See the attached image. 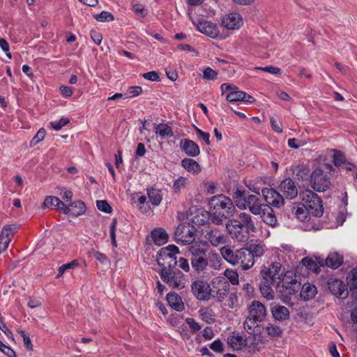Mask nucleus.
<instances>
[{"instance_id": "obj_57", "label": "nucleus", "mask_w": 357, "mask_h": 357, "mask_svg": "<svg viewBox=\"0 0 357 357\" xmlns=\"http://www.w3.org/2000/svg\"><path fill=\"white\" fill-rule=\"evenodd\" d=\"M255 70H261L266 73H269L273 75H280L281 69L278 67H274L273 66H268L265 67H255L254 68Z\"/></svg>"}, {"instance_id": "obj_23", "label": "nucleus", "mask_w": 357, "mask_h": 357, "mask_svg": "<svg viewBox=\"0 0 357 357\" xmlns=\"http://www.w3.org/2000/svg\"><path fill=\"white\" fill-rule=\"evenodd\" d=\"M255 263L250 252L247 248H242L240 249L239 252V265L243 270H248Z\"/></svg>"}, {"instance_id": "obj_7", "label": "nucleus", "mask_w": 357, "mask_h": 357, "mask_svg": "<svg viewBox=\"0 0 357 357\" xmlns=\"http://www.w3.org/2000/svg\"><path fill=\"white\" fill-rule=\"evenodd\" d=\"M280 262H273L268 266H264L260 271L261 280H268L271 284L280 285V278L284 273V268Z\"/></svg>"}, {"instance_id": "obj_47", "label": "nucleus", "mask_w": 357, "mask_h": 357, "mask_svg": "<svg viewBox=\"0 0 357 357\" xmlns=\"http://www.w3.org/2000/svg\"><path fill=\"white\" fill-rule=\"evenodd\" d=\"M177 260L176 255H174L171 257L164 259V261L160 264L158 266L161 267V268H176Z\"/></svg>"}, {"instance_id": "obj_62", "label": "nucleus", "mask_w": 357, "mask_h": 357, "mask_svg": "<svg viewBox=\"0 0 357 357\" xmlns=\"http://www.w3.org/2000/svg\"><path fill=\"white\" fill-rule=\"evenodd\" d=\"M19 226L17 225H8L4 226V227L2 229V231L10 236V237L12 238L13 234L17 232Z\"/></svg>"}, {"instance_id": "obj_2", "label": "nucleus", "mask_w": 357, "mask_h": 357, "mask_svg": "<svg viewBox=\"0 0 357 357\" xmlns=\"http://www.w3.org/2000/svg\"><path fill=\"white\" fill-rule=\"evenodd\" d=\"M233 199L240 209L249 208L254 215L261 214L265 204H262L259 198L255 195H247L243 189L237 188L233 193Z\"/></svg>"}, {"instance_id": "obj_64", "label": "nucleus", "mask_w": 357, "mask_h": 357, "mask_svg": "<svg viewBox=\"0 0 357 357\" xmlns=\"http://www.w3.org/2000/svg\"><path fill=\"white\" fill-rule=\"evenodd\" d=\"M0 350L6 354L8 357H16L15 352L13 349H11L10 347H8L5 345L1 340H0Z\"/></svg>"}, {"instance_id": "obj_35", "label": "nucleus", "mask_w": 357, "mask_h": 357, "mask_svg": "<svg viewBox=\"0 0 357 357\" xmlns=\"http://www.w3.org/2000/svg\"><path fill=\"white\" fill-rule=\"evenodd\" d=\"M317 288L310 283H305L303 285L300 291V296L303 301L312 299L317 294Z\"/></svg>"}, {"instance_id": "obj_56", "label": "nucleus", "mask_w": 357, "mask_h": 357, "mask_svg": "<svg viewBox=\"0 0 357 357\" xmlns=\"http://www.w3.org/2000/svg\"><path fill=\"white\" fill-rule=\"evenodd\" d=\"M78 265H79V263H78V261L77 260H73V261H72L70 263H67V264H63L62 266H61L59 268V273H58V275H57V278L61 277L64 273V272L66 270H68V269H73L75 266H77Z\"/></svg>"}, {"instance_id": "obj_18", "label": "nucleus", "mask_w": 357, "mask_h": 357, "mask_svg": "<svg viewBox=\"0 0 357 357\" xmlns=\"http://www.w3.org/2000/svg\"><path fill=\"white\" fill-rule=\"evenodd\" d=\"M270 310L273 319L278 321H284L290 318V312L287 307L278 303H272Z\"/></svg>"}, {"instance_id": "obj_37", "label": "nucleus", "mask_w": 357, "mask_h": 357, "mask_svg": "<svg viewBox=\"0 0 357 357\" xmlns=\"http://www.w3.org/2000/svg\"><path fill=\"white\" fill-rule=\"evenodd\" d=\"M155 133L158 134L161 139H167L173 137L174 132L172 128L165 123H160L155 126Z\"/></svg>"}, {"instance_id": "obj_20", "label": "nucleus", "mask_w": 357, "mask_h": 357, "mask_svg": "<svg viewBox=\"0 0 357 357\" xmlns=\"http://www.w3.org/2000/svg\"><path fill=\"white\" fill-rule=\"evenodd\" d=\"M222 23L227 29H238L243 24V20L240 14L231 13L223 17Z\"/></svg>"}, {"instance_id": "obj_42", "label": "nucleus", "mask_w": 357, "mask_h": 357, "mask_svg": "<svg viewBox=\"0 0 357 357\" xmlns=\"http://www.w3.org/2000/svg\"><path fill=\"white\" fill-rule=\"evenodd\" d=\"M249 252L252 255L253 259L255 257H259L264 253V245L259 243H250L248 247Z\"/></svg>"}, {"instance_id": "obj_13", "label": "nucleus", "mask_w": 357, "mask_h": 357, "mask_svg": "<svg viewBox=\"0 0 357 357\" xmlns=\"http://www.w3.org/2000/svg\"><path fill=\"white\" fill-rule=\"evenodd\" d=\"M261 194L266 202V205L280 208L284 204V197L273 188H264L261 190Z\"/></svg>"}, {"instance_id": "obj_61", "label": "nucleus", "mask_w": 357, "mask_h": 357, "mask_svg": "<svg viewBox=\"0 0 357 357\" xmlns=\"http://www.w3.org/2000/svg\"><path fill=\"white\" fill-rule=\"evenodd\" d=\"M116 225H117V220H116V219L114 218L112 220V222L111 223L110 228H109L110 238L112 240V244L114 247L117 246L116 241V235H115V230H116Z\"/></svg>"}, {"instance_id": "obj_16", "label": "nucleus", "mask_w": 357, "mask_h": 357, "mask_svg": "<svg viewBox=\"0 0 357 357\" xmlns=\"http://www.w3.org/2000/svg\"><path fill=\"white\" fill-rule=\"evenodd\" d=\"M248 316H250L252 320L263 321L266 317V310L261 302L253 301L248 308Z\"/></svg>"}, {"instance_id": "obj_9", "label": "nucleus", "mask_w": 357, "mask_h": 357, "mask_svg": "<svg viewBox=\"0 0 357 357\" xmlns=\"http://www.w3.org/2000/svg\"><path fill=\"white\" fill-rule=\"evenodd\" d=\"M228 345L234 350H240L243 347H247L249 352H256L258 351V344L252 340L250 343L248 338H243L238 333H233L227 338Z\"/></svg>"}, {"instance_id": "obj_53", "label": "nucleus", "mask_w": 357, "mask_h": 357, "mask_svg": "<svg viewBox=\"0 0 357 357\" xmlns=\"http://www.w3.org/2000/svg\"><path fill=\"white\" fill-rule=\"evenodd\" d=\"M46 135V131L44 128H40L36 135L33 137L30 142V146L33 147L37 145L40 142L43 140Z\"/></svg>"}, {"instance_id": "obj_33", "label": "nucleus", "mask_w": 357, "mask_h": 357, "mask_svg": "<svg viewBox=\"0 0 357 357\" xmlns=\"http://www.w3.org/2000/svg\"><path fill=\"white\" fill-rule=\"evenodd\" d=\"M259 290L263 296L268 300H271L274 298V291L273 290V287H278L279 285H276L275 284H271L268 280H264L261 279L259 282Z\"/></svg>"}, {"instance_id": "obj_48", "label": "nucleus", "mask_w": 357, "mask_h": 357, "mask_svg": "<svg viewBox=\"0 0 357 357\" xmlns=\"http://www.w3.org/2000/svg\"><path fill=\"white\" fill-rule=\"evenodd\" d=\"M93 17L97 21L100 22H111L114 20L112 13L105 10L102 11L100 14L95 15Z\"/></svg>"}, {"instance_id": "obj_60", "label": "nucleus", "mask_w": 357, "mask_h": 357, "mask_svg": "<svg viewBox=\"0 0 357 357\" xmlns=\"http://www.w3.org/2000/svg\"><path fill=\"white\" fill-rule=\"evenodd\" d=\"M70 120L68 118H61L59 121L50 122L51 126L56 130H61L64 126L69 123Z\"/></svg>"}, {"instance_id": "obj_8", "label": "nucleus", "mask_w": 357, "mask_h": 357, "mask_svg": "<svg viewBox=\"0 0 357 357\" xmlns=\"http://www.w3.org/2000/svg\"><path fill=\"white\" fill-rule=\"evenodd\" d=\"M197 231L195 227L190 223L180 225L174 233L176 241L183 244H191L195 238Z\"/></svg>"}, {"instance_id": "obj_26", "label": "nucleus", "mask_w": 357, "mask_h": 357, "mask_svg": "<svg viewBox=\"0 0 357 357\" xmlns=\"http://www.w3.org/2000/svg\"><path fill=\"white\" fill-rule=\"evenodd\" d=\"M179 252L178 248L174 245H169L162 248L158 252L156 261L158 265L164 261V259L171 257Z\"/></svg>"}, {"instance_id": "obj_49", "label": "nucleus", "mask_w": 357, "mask_h": 357, "mask_svg": "<svg viewBox=\"0 0 357 357\" xmlns=\"http://www.w3.org/2000/svg\"><path fill=\"white\" fill-rule=\"evenodd\" d=\"M142 93V89L139 86H133L128 88L127 91L124 93L125 98H130L136 97Z\"/></svg>"}, {"instance_id": "obj_14", "label": "nucleus", "mask_w": 357, "mask_h": 357, "mask_svg": "<svg viewBox=\"0 0 357 357\" xmlns=\"http://www.w3.org/2000/svg\"><path fill=\"white\" fill-rule=\"evenodd\" d=\"M327 287L331 294L337 298L344 299L348 295L349 290L347 289V284L337 278H329L327 281Z\"/></svg>"}, {"instance_id": "obj_41", "label": "nucleus", "mask_w": 357, "mask_h": 357, "mask_svg": "<svg viewBox=\"0 0 357 357\" xmlns=\"http://www.w3.org/2000/svg\"><path fill=\"white\" fill-rule=\"evenodd\" d=\"M267 335L271 337H280L282 335L283 330L278 326L269 323L265 327Z\"/></svg>"}, {"instance_id": "obj_25", "label": "nucleus", "mask_w": 357, "mask_h": 357, "mask_svg": "<svg viewBox=\"0 0 357 357\" xmlns=\"http://www.w3.org/2000/svg\"><path fill=\"white\" fill-rule=\"evenodd\" d=\"M258 320H252L250 316H247L244 323L243 328L245 331L250 335H253L252 340L256 342V335L260 333Z\"/></svg>"}, {"instance_id": "obj_54", "label": "nucleus", "mask_w": 357, "mask_h": 357, "mask_svg": "<svg viewBox=\"0 0 357 357\" xmlns=\"http://www.w3.org/2000/svg\"><path fill=\"white\" fill-rule=\"evenodd\" d=\"M204 212H208L205 210H202L199 213L200 215H197L193 218V222L199 225H204L209 223V220L205 215Z\"/></svg>"}, {"instance_id": "obj_46", "label": "nucleus", "mask_w": 357, "mask_h": 357, "mask_svg": "<svg viewBox=\"0 0 357 357\" xmlns=\"http://www.w3.org/2000/svg\"><path fill=\"white\" fill-rule=\"evenodd\" d=\"M317 194L311 190H305L300 192L299 196L304 202V204H310L313 199H317Z\"/></svg>"}, {"instance_id": "obj_30", "label": "nucleus", "mask_w": 357, "mask_h": 357, "mask_svg": "<svg viewBox=\"0 0 357 357\" xmlns=\"http://www.w3.org/2000/svg\"><path fill=\"white\" fill-rule=\"evenodd\" d=\"M292 174L298 180H307L310 176V169L304 163L293 165L291 167Z\"/></svg>"}, {"instance_id": "obj_24", "label": "nucleus", "mask_w": 357, "mask_h": 357, "mask_svg": "<svg viewBox=\"0 0 357 357\" xmlns=\"http://www.w3.org/2000/svg\"><path fill=\"white\" fill-rule=\"evenodd\" d=\"M259 215H261L264 222L266 224L271 227H275L278 225L275 211L269 205L264 206V208L261 211V214Z\"/></svg>"}, {"instance_id": "obj_39", "label": "nucleus", "mask_w": 357, "mask_h": 357, "mask_svg": "<svg viewBox=\"0 0 357 357\" xmlns=\"http://www.w3.org/2000/svg\"><path fill=\"white\" fill-rule=\"evenodd\" d=\"M146 192L148 197L151 204L153 206L160 205L162 199V195L161 193V190L156 188H150L146 189Z\"/></svg>"}, {"instance_id": "obj_5", "label": "nucleus", "mask_w": 357, "mask_h": 357, "mask_svg": "<svg viewBox=\"0 0 357 357\" xmlns=\"http://www.w3.org/2000/svg\"><path fill=\"white\" fill-rule=\"evenodd\" d=\"M158 273L162 281L171 289H182L188 282L187 277L178 268H161Z\"/></svg>"}, {"instance_id": "obj_52", "label": "nucleus", "mask_w": 357, "mask_h": 357, "mask_svg": "<svg viewBox=\"0 0 357 357\" xmlns=\"http://www.w3.org/2000/svg\"><path fill=\"white\" fill-rule=\"evenodd\" d=\"M242 94L243 91H239L238 89H236L235 91L229 92L227 96L226 99L229 102H237L242 100Z\"/></svg>"}, {"instance_id": "obj_40", "label": "nucleus", "mask_w": 357, "mask_h": 357, "mask_svg": "<svg viewBox=\"0 0 357 357\" xmlns=\"http://www.w3.org/2000/svg\"><path fill=\"white\" fill-rule=\"evenodd\" d=\"M205 215L209 220V223L211 222L215 225H222L223 220L230 218L229 216H222V213H218L215 211H209L204 212Z\"/></svg>"}, {"instance_id": "obj_3", "label": "nucleus", "mask_w": 357, "mask_h": 357, "mask_svg": "<svg viewBox=\"0 0 357 357\" xmlns=\"http://www.w3.org/2000/svg\"><path fill=\"white\" fill-rule=\"evenodd\" d=\"M188 251L193 271L197 274L204 273L208 266L210 253L197 243L190 245Z\"/></svg>"}, {"instance_id": "obj_34", "label": "nucleus", "mask_w": 357, "mask_h": 357, "mask_svg": "<svg viewBox=\"0 0 357 357\" xmlns=\"http://www.w3.org/2000/svg\"><path fill=\"white\" fill-rule=\"evenodd\" d=\"M324 263L327 267L337 269L343 264V257L337 252L330 253Z\"/></svg>"}, {"instance_id": "obj_17", "label": "nucleus", "mask_w": 357, "mask_h": 357, "mask_svg": "<svg viewBox=\"0 0 357 357\" xmlns=\"http://www.w3.org/2000/svg\"><path fill=\"white\" fill-rule=\"evenodd\" d=\"M197 28L199 31L212 38H215L219 35L218 26L209 21L199 20L197 24Z\"/></svg>"}, {"instance_id": "obj_59", "label": "nucleus", "mask_w": 357, "mask_h": 357, "mask_svg": "<svg viewBox=\"0 0 357 357\" xmlns=\"http://www.w3.org/2000/svg\"><path fill=\"white\" fill-rule=\"evenodd\" d=\"M59 203H60V199L57 197L47 196L44 200L43 205L45 207L54 206L56 208Z\"/></svg>"}, {"instance_id": "obj_4", "label": "nucleus", "mask_w": 357, "mask_h": 357, "mask_svg": "<svg viewBox=\"0 0 357 357\" xmlns=\"http://www.w3.org/2000/svg\"><path fill=\"white\" fill-rule=\"evenodd\" d=\"M324 169L316 168L310 174L312 188L317 192L327 190L331 185V172L334 168L330 164H325Z\"/></svg>"}, {"instance_id": "obj_22", "label": "nucleus", "mask_w": 357, "mask_h": 357, "mask_svg": "<svg viewBox=\"0 0 357 357\" xmlns=\"http://www.w3.org/2000/svg\"><path fill=\"white\" fill-rule=\"evenodd\" d=\"M240 249L234 250L230 246L225 245L220 249L222 257L229 264L236 265L239 264Z\"/></svg>"}, {"instance_id": "obj_63", "label": "nucleus", "mask_w": 357, "mask_h": 357, "mask_svg": "<svg viewBox=\"0 0 357 357\" xmlns=\"http://www.w3.org/2000/svg\"><path fill=\"white\" fill-rule=\"evenodd\" d=\"M19 333L21 335L22 337L23 338L24 344L26 348L28 350H33V344L31 343V340L29 337V336L25 333L24 331H20Z\"/></svg>"}, {"instance_id": "obj_31", "label": "nucleus", "mask_w": 357, "mask_h": 357, "mask_svg": "<svg viewBox=\"0 0 357 357\" xmlns=\"http://www.w3.org/2000/svg\"><path fill=\"white\" fill-rule=\"evenodd\" d=\"M311 214L314 217H321L324 213V207L321 198L317 195V199L314 198L310 201V204L305 205Z\"/></svg>"}, {"instance_id": "obj_15", "label": "nucleus", "mask_w": 357, "mask_h": 357, "mask_svg": "<svg viewBox=\"0 0 357 357\" xmlns=\"http://www.w3.org/2000/svg\"><path fill=\"white\" fill-rule=\"evenodd\" d=\"M280 191L287 199H293L298 196V188L295 182L291 178H286L282 180L279 185Z\"/></svg>"}, {"instance_id": "obj_29", "label": "nucleus", "mask_w": 357, "mask_h": 357, "mask_svg": "<svg viewBox=\"0 0 357 357\" xmlns=\"http://www.w3.org/2000/svg\"><path fill=\"white\" fill-rule=\"evenodd\" d=\"M346 280L351 297L357 300V266L347 275Z\"/></svg>"}, {"instance_id": "obj_11", "label": "nucleus", "mask_w": 357, "mask_h": 357, "mask_svg": "<svg viewBox=\"0 0 357 357\" xmlns=\"http://www.w3.org/2000/svg\"><path fill=\"white\" fill-rule=\"evenodd\" d=\"M193 296L199 301H208L211 298L210 284L204 280H196L191 284Z\"/></svg>"}, {"instance_id": "obj_27", "label": "nucleus", "mask_w": 357, "mask_h": 357, "mask_svg": "<svg viewBox=\"0 0 357 357\" xmlns=\"http://www.w3.org/2000/svg\"><path fill=\"white\" fill-rule=\"evenodd\" d=\"M292 213L297 219L302 222L310 220V211L303 203H295L292 208Z\"/></svg>"}, {"instance_id": "obj_55", "label": "nucleus", "mask_w": 357, "mask_h": 357, "mask_svg": "<svg viewBox=\"0 0 357 357\" xmlns=\"http://www.w3.org/2000/svg\"><path fill=\"white\" fill-rule=\"evenodd\" d=\"M96 206L100 211L110 213L112 211V206L109 204L106 200H98L96 201Z\"/></svg>"}, {"instance_id": "obj_36", "label": "nucleus", "mask_w": 357, "mask_h": 357, "mask_svg": "<svg viewBox=\"0 0 357 357\" xmlns=\"http://www.w3.org/2000/svg\"><path fill=\"white\" fill-rule=\"evenodd\" d=\"M182 167L189 172L199 174L202 169L197 162L191 158H184L181 161Z\"/></svg>"}, {"instance_id": "obj_1", "label": "nucleus", "mask_w": 357, "mask_h": 357, "mask_svg": "<svg viewBox=\"0 0 357 357\" xmlns=\"http://www.w3.org/2000/svg\"><path fill=\"white\" fill-rule=\"evenodd\" d=\"M226 229L231 237L238 242L247 241L251 233L257 232L252 215L245 212H241L236 218L229 220Z\"/></svg>"}, {"instance_id": "obj_32", "label": "nucleus", "mask_w": 357, "mask_h": 357, "mask_svg": "<svg viewBox=\"0 0 357 357\" xmlns=\"http://www.w3.org/2000/svg\"><path fill=\"white\" fill-rule=\"evenodd\" d=\"M151 234L153 241L157 245H162L166 243L168 241V234L164 229H153Z\"/></svg>"}, {"instance_id": "obj_45", "label": "nucleus", "mask_w": 357, "mask_h": 357, "mask_svg": "<svg viewBox=\"0 0 357 357\" xmlns=\"http://www.w3.org/2000/svg\"><path fill=\"white\" fill-rule=\"evenodd\" d=\"M333 151L334 155L333 162L334 165L337 167H342V165L347 162L344 154L340 151L334 150Z\"/></svg>"}, {"instance_id": "obj_44", "label": "nucleus", "mask_w": 357, "mask_h": 357, "mask_svg": "<svg viewBox=\"0 0 357 357\" xmlns=\"http://www.w3.org/2000/svg\"><path fill=\"white\" fill-rule=\"evenodd\" d=\"M302 264L308 270H310L314 273H318L321 271V270H319V266L312 259H310L309 257H305L302 259Z\"/></svg>"}, {"instance_id": "obj_6", "label": "nucleus", "mask_w": 357, "mask_h": 357, "mask_svg": "<svg viewBox=\"0 0 357 357\" xmlns=\"http://www.w3.org/2000/svg\"><path fill=\"white\" fill-rule=\"evenodd\" d=\"M209 210L222 213V216L232 217L235 213V206L231 199L223 195L211 197L208 201Z\"/></svg>"}, {"instance_id": "obj_21", "label": "nucleus", "mask_w": 357, "mask_h": 357, "mask_svg": "<svg viewBox=\"0 0 357 357\" xmlns=\"http://www.w3.org/2000/svg\"><path fill=\"white\" fill-rule=\"evenodd\" d=\"M180 148L182 151L190 157H196L200 153L198 144L189 139H181L180 142Z\"/></svg>"}, {"instance_id": "obj_51", "label": "nucleus", "mask_w": 357, "mask_h": 357, "mask_svg": "<svg viewBox=\"0 0 357 357\" xmlns=\"http://www.w3.org/2000/svg\"><path fill=\"white\" fill-rule=\"evenodd\" d=\"M187 184V178L183 176L177 178L173 184L172 189L175 193H178L182 188H184Z\"/></svg>"}, {"instance_id": "obj_50", "label": "nucleus", "mask_w": 357, "mask_h": 357, "mask_svg": "<svg viewBox=\"0 0 357 357\" xmlns=\"http://www.w3.org/2000/svg\"><path fill=\"white\" fill-rule=\"evenodd\" d=\"M10 241V236L6 234V233L1 231V233L0 234V252L6 250Z\"/></svg>"}, {"instance_id": "obj_28", "label": "nucleus", "mask_w": 357, "mask_h": 357, "mask_svg": "<svg viewBox=\"0 0 357 357\" xmlns=\"http://www.w3.org/2000/svg\"><path fill=\"white\" fill-rule=\"evenodd\" d=\"M167 301L169 305L177 312H181L184 310V303L181 297L176 292H170L167 294Z\"/></svg>"}, {"instance_id": "obj_12", "label": "nucleus", "mask_w": 357, "mask_h": 357, "mask_svg": "<svg viewBox=\"0 0 357 357\" xmlns=\"http://www.w3.org/2000/svg\"><path fill=\"white\" fill-rule=\"evenodd\" d=\"M280 284H282L287 294L289 295L295 294L301 289V284L296 280V275L292 271L284 272L282 276L280 277Z\"/></svg>"}, {"instance_id": "obj_38", "label": "nucleus", "mask_w": 357, "mask_h": 357, "mask_svg": "<svg viewBox=\"0 0 357 357\" xmlns=\"http://www.w3.org/2000/svg\"><path fill=\"white\" fill-rule=\"evenodd\" d=\"M70 213L73 216H78L82 215L86 211V205L84 202L81 200H77L71 202L70 206Z\"/></svg>"}, {"instance_id": "obj_43", "label": "nucleus", "mask_w": 357, "mask_h": 357, "mask_svg": "<svg viewBox=\"0 0 357 357\" xmlns=\"http://www.w3.org/2000/svg\"><path fill=\"white\" fill-rule=\"evenodd\" d=\"M199 312L202 320L207 324H212L215 321V315L213 310L209 308H204L200 310Z\"/></svg>"}, {"instance_id": "obj_10", "label": "nucleus", "mask_w": 357, "mask_h": 357, "mask_svg": "<svg viewBox=\"0 0 357 357\" xmlns=\"http://www.w3.org/2000/svg\"><path fill=\"white\" fill-rule=\"evenodd\" d=\"M230 289V284L225 279H217L212 282L211 298H214L218 302L223 301L228 296Z\"/></svg>"}, {"instance_id": "obj_58", "label": "nucleus", "mask_w": 357, "mask_h": 357, "mask_svg": "<svg viewBox=\"0 0 357 357\" xmlns=\"http://www.w3.org/2000/svg\"><path fill=\"white\" fill-rule=\"evenodd\" d=\"M218 77V73L210 67L206 68L203 71V78L207 80H214Z\"/></svg>"}, {"instance_id": "obj_19", "label": "nucleus", "mask_w": 357, "mask_h": 357, "mask_svg": "<svg viewBox=\"0 0 357 357\" xmlns=\"http://www.w3.org/2000/svg\"><path fill=\"white\" fill-rule=\"evenodd\" d=\"M204 237L213 245L217 246L224 242V234L217 228L208 226L204 231Z\"/></svg>"}]
</instances>
